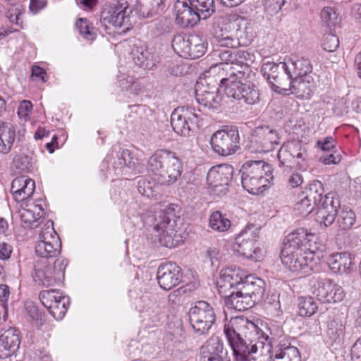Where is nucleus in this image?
<instances>
[{"instance_id": "69168bd1", "label": "nucleus", "mask_w": 361, "mask_h": 361, "mask_svg": "<svg viewBox=\"0 0 361 361\" xmlns=\"http://www.w3.org/2000/svg\"><path fill=\"white\" fill-rule=\"evenodd\" d=\"M11 252L12 249L11 245L5 243H2L0 244V259H8L11 256Z\"/></svg>"}, {"instance_id": "6e6552de", "label": "nucleus", "mask_w": 361, "mask_h": 361, "mask_svg": "<svg viewBox=\"0 0 361 361\" xmlns=\"http://www.w3.org/2000/svg\"><path fill=\"white\" fill-rule=\"evenodd\" d=\"M245 79L222 78L221 88L228 97L233 98L247 104H254L259 99V92L256 86L250 83H245Z\"/></svg>"}, {"instance_id": "f3484780", "label": "nucleus", "mask_w": 361, "mask_h": 361, "mask_svg": "<svg viewBox=\"0 0 361 361\" xmlns=\"http://www.w3.org/2000/svg\"><path fill=\"white\" fill-rule=\"evenodd\" d=\"M39 240L35 245V253L44 260L53 258L60 254V244L59 237L54 228L47 227L42 231L39 235Z\"/></svg>"}, {"instance_id": "f704fd0d", "label": "nucleus", "mask_w": 361, "mask_h": 361, "mask_svg": "<svg viewBox=\"0 0 361 361\" xmlns=\"http://www.w3.org/2000/svg\"><path fill=\"white\" fill-rule=\"evenodd\" d=\"M316 82L312 76H305L293 78L291 80V89L287 92L295 94L298 97L302 99L310 98Z\"/></svg>"}, {"instance_id": "e433bc0d", "label": "nucleus", "mask_w": 361, "mask_h": 361, "mask_svg": "<svg viewBox=\"0 0 361 361\" xmlns=\"http://www.w3.org/2000/svg\"><path fill=\"white\" fill-rule=\"evenodd\" d=\"M16 131L12 124L0 121V152L8 154L13 145Z\"/></svg>"}, {"instance_id": "ddd939ff", "label": "nucleus", "mask_w": 361, "mask_h": 361, "mask_svg": "<svg viewBox=\"0 0 361 361\" xmlns=\"http://www.w3.org/2000/svg\"><path fill=\"white\" fill-rule=\"evenodd\" d=\"M213 78L200 77L195 87L197 102L204 108L217 110L221 104V97L219 94L221 83L213 82Z\"/></svg>"}, {"instance_id": "a211bd4d", "label": "nucleus", "mask_w": 361, "mask_h": 361, "mask_svg": "<svg viewBox=\"0 0 361 361\" xmlns=\"http://www.w3.org/2000/svg\"><path fill=\"white\" fill-rule=\"evenodd\" d=\"M280 140L279 133L268 126L257 127L252 135V142L256 145V150L259 152L273 151L280 144Z\"/></svg>"}, {"instance_id": "774afa93", "label": "nucleus", "mask_w": 361, "mask_h": 361, "mask_svg": "<svg viewBox=\"0 0 361 361\" xmlns=\"http://www.w3.org/2000/svg\"><path fill=\"white\" fill-rule=\"evenodd\" d=\"M207 256L209 258L211 264L213 265L215 262H217L220 257L219 250L215 247H209L207 250Z\"/></svg>"}, {"instance_id": "3c124183", "label": "nucleus", "mask_w": 361, "mask_h": 361, "mask_svg": "<svg viewBox=\"0 0 361 361\" xmlns=\"http://www.w3.org/2000/svg\"><path fill=\"white\" fill-rule=\"evenodd\" d=\"M355 214L352 210H343L338 215L337 223L343 230L350 228L354 224Z\"/></svg>"}, {"instance_id": "473e14b6", "label": "nucleus", "mask_w": 361, "mask_h": 361, "mask_svg": "<svg viewBox=\"0 0 361 361\" xmlns=\"http://www.w3.org/2000/svg\"><path fill=\"white\" fill-rule=\"evenodd\" d=\"M241 288L244 294L247 295L255 303H257L264 295L265 282L259 278L246 276Z\"/></svg>"}, {"instance_id": "58836bf2", "label": "nucleus", "mask_w": 361, "mask_h": 361, "mask_svg": "<svg viewBox=\"0 0 361 361\" xmlns=\"http://www.w3.org/2000/svg\"><path fill=\"white\" fill-rule=\"evenodd\" d=\"M287 63L292 75V78L311 76L312 66L308 59L301 58L295 61L289 59Z\"/></svg>"}, {"instance_id": "09e8293b", "label": "nucleus", "mask_w": 361, "mask_h": 361, "mask_svg": "<svg viewBox=\"0 0 361 361\" xmlns=\"http://www.w3.org/2000/svg\"><path fill=\"white\" fill-rule=\"evenodd\" d=\"M299 200L295 204V210L300 215L307 216L310 214L316 207L305 195L301 193L298 197Z\"/></svg>"}, {"instance_id": "39448f33", "label": "nucleus", "mask_w": 361, "mask_h": 361, "mask_svg": "<svg viewBox=\"0 0 361 361\" xmlns=\"http://www.w3.org/2000/svg\"><path fill=\"white\" fill-rule=\"evenodd\" d=\"M318 236L308 233L304 228H299L288 234L281 250V259L283 264H290L295 256L303 254L307 250H319L321 243L317 242Z\"/></svg>"}, {"instance_id": "c9c22d12", "label": "nucleus", "mask_w": 361, "mask_h": 361, "mask_svg": "<svg viewBox=\"0 0 361 361\" xmlns=\"http://www.w3.org/2000/svg\"><path fill=\"white\" fill-rule=\"evenodd\" d=\"M329 269L336 274H348L352 269V262L350 255L346 252L331 254L327 259Z\"/></svg>"}, {"instance_id": "49530a36", "label": "nucleus", "mask_w": 361, "mask_h": 361, "mask_svg": "<svg viewBox=\"0 0 361 361\" xmlns=\"http://www.w3.org/2000/svg\"><path fill=\"white\" fill-rule=\"evenodd\" d=\"M273 357L272 361H299V352L295 347L279 348Z\"/></svg>"}, {"instance_id": "dca6fc26", "label": "nucleus", "mask_w": 361, "mask_h": 361, "mask_svg": "<svg viewBox=\"0 0 361 361\" xmlns=\"http://www.w3.org/2000/svg\"><path fill=\"white\" fill-rule=\"evenodd\" d=\"M39 298L49 314L56 320H61L65 316L69 298L63 295L56 289L42 290L39 294Z\"/></svg>"}, {"instance_id": "c756f323", "label": "nucleus", "mask_w": 361, "mask_h": 361, "mask_svg": "<svg viewBox=\"0 0 361 361\" xmlns=\"http://www.w3.org/2000/svg\"><path fill=\"white\" fill-rule=\"evenodd\" d=\"M131 54L134 63L144 69H152L157 62L154 54L142 42L134 45Z\"/></svg>"}, {"instance_id": "ea45409f", "label": "nucleus", "mask_w": 361, "mask_h": 361, "mask_svg": "<svg viewBox=\"0 0 361 361\" xmlns=\"http://www.w3.org/2000/svg\"><path fill=\"white\" fill-rule=\"evenodd\" d=\"M207 41L203 37L197 35H191L189 42L188 58L195 59L202 56L207 49Z\"/></svg>"}, {"instance_id": "9d476101", "label": "nucleus", "mask_w": 361, "mask_h": 361, "mask_svg": "<svg viewBox=\"0 0 361 361\" xmlns=\"http://www.w3.org/2000/svg\"><path fill=\"white\" fill-rule=\"evenodd\" d=\"M66 265L63 259H56L53 267L49 262L41 259L35 262L32 276L35 282L39 286H54L64 276Z\"/></svg>"}, {"instance_id": "a19ab883", "label": "nucleus", "mask_w": 361, "mask_h": 361, "mask_svg": "<svg viewBox=\"0 0 361 361\" xmlns=\"http://www.w3.org/2000/svg\"><path fill=\"white\" fill-rule=\"evenodd\" d=\"M188 2L201 19L208 18L216 11L214 0H188Z\"/></svg>"}, {"instance_id": "423d86ee", "label": "nucleus", "mask_w": 361, "mask_h": 361, "mask_svg": "<svg viewBox=\"0 0 361 361\" xmlns=\"http://www.w3.org/2000/svg\"><path fill=\"white\" fill-rule=\"evenodd\" d=\"M224 334L233 353L255 345L250 341L252 336L258 334V326L243 317H235L224 325Z\"/></svg>"}, {"instance_id": "7c9ffc66", "label": "nucleus", "mask_w": 361, "mask_h": 361, "mask_svg": "<svg viewBox=\"0 0 361 361\" xmlns=\"http://www.w3.org/2000/svg\"><path fill=\"white\" fill-rule=\"evenodd\" d=\"M242 288H237L236 291H232L229 295L224 294V302L228 308L237 311H245L255 305L254 301L247 295L244 294Z\"/></svg>"}, {"instance_id": "b1692460", "label": "nucleus", "mask_w": 361, "mask_h": 361, "mask_svg": "<svg viewBox=\"0 0 361 361\" xmlns=\"http://www.w3.org/2000/svg\"><path fill=\"white\" fill-rule=\"evenodd\" d=\"M157 279L162 289L171 290L181 281V269L173 262L161 264L157 269Z\"/></svg>"}, {"instance_id": "412c9836", "label": "nucleus", "mask_w": 361, "mask_h": 361, "mask_svg": "<svg viewBox=\"0 0 361 361\" xmlns=\"http://www.w3.org/2000/svg\"><path fill=\"white\" fill-rule=\"evenodd\" d=\"M233 168L229 164H221L212 167L207 176L208 185L214 191L226 194L233 178Z\"/></svg>"}, {"instance_id": "bf43d9fd", "label": "nucleus", "mask_w": 361, "mask_h": 361, "mask_svg": "<svg viewBox=\"0 0 361 361\" xmlns=\"http://www.w3.org/2000/svg\"><path fill=\"white\" fill-rule=\"evenodd\" d=\"M32 109V104L28 100H23L20 102L18 110V114L25 121L29 119V114Z\"/></svg>"}, {"instance_id": "c85d7f7f", "label": "nucleus", "mask_w": 361, "mask_h": 361, "mask_svg": "<svg viewBox=\"0 0 361 361\" xmlns=\"http://www.w3.org/2000/svg\"><path fill=\"white\" fill-rule=\"evenodd\" d=\"M20 343L19 332L10 328L0 336V357L13 355L18 350Z\"/></svg>"}, {"instance_id": "c03bdc74", "label": "nucleus", "mask_w": 361, "mask_h": 361, "mask_svg": "<svg viewBox=\"0 0 361 361\" xmlns=\"http://www.w3.org/2000/svg\"><path fill=\"white\" fill-rule=\"evenodd\" d=\"M231 221L221 212H214L209 217V226L215 231H225L231 226Z\"/></svg>"}, {"instance_id": "680f3d73", "label": "nucleus", "mask_w": 361, "mask_h": 361, "mask_svg": "<svg viewBox=\"0 0 361 361\" xmlns=\"http://www.w3.org/2000/svg\"><path fill=\"white\" fill-rule=\"evenodd\" d=\"M335 140L331 137H326L324 141H317V145L324 151V153L332 151L335 147Z\"/></svg>"}, {"instance_id": "13d9d810", "label": "nucleus", "mask_w": 361, "mask_h": 361, "mask_svg": "<svg viewBox=\"0 0 361 361\" xmlns=\"http://www.w3.org/2000/svg\"><path fill=\"white\" fill-rule=\"evenodd\" d=\"M319 159L324 164H336L341 161V156L332 150L324 152V154L320 157Z\"/></svg>"}, {"instance_id": "9b49d317", "label": "nucleus", "mask_w": 361, "mask_h": 361, "mask_svg": "<svg viewBox=\"0 0 361 361\" xmlns=\"http://www.w3.org/2000/svg\"><path fill=\"white\" fill-rule=\"evenodd\" d=\"M191 106H178L171 115V124L173 130L178 135L186 137L197 128L201 115Z\"/></svg>"}, {"instance_id": "0eeeda50", "label": "nucleus", "mask_w": 361, "mask_h": 361, "mask_svg": "<svg viewBox=\"0 0 361 361\" xmlns=\"http://www.w3.org/2000/svg\"><path fill=\"white\" fill-rule=\"evenodd\" d=\"M261 73L273 90L280 94H289L293 80L287 61L275 63L264 59Z\"/></svg>"}, {"instance_id": "5fc2aeb1", "label": "nucleus", "mask_w": 361, "mask_h": 361, "mask_svg": "<svg viewBox=\"0 0 361 361\" xmlns=\"http://www.w3.org/2000/svg\"><path fill=\"white\" fill-rule=\"evenodd\" d=\"M75 26L85 39H94L95 34L93 32V28L88 23L87 18H79L75 23Z\"/></svg>"}, {"instance_id": "bb28decb", "label": "nucleus", "mask_w": 361, "mask_h": 361, "mask_svg": "<svg viewBox=\"0 0 361 361\" xmlns=\"http://www.w3.org/2000/svg\"><path fill=\"white\" fill-rule=\"evenodd\" d=\"M173 8L177 23L183 27H193L201 20L188 0H176Z\"/></svg>"}, {"instance_id": "5701e85b", "label": "nucleus", "mask_w": 361, "mask_h": 361, "mask_svg": "<svg viewBox=\"0 0 361 361\" xmlns=\"http://www.w3.org/2000/svg\"><path fill=\"white\" fill-rule=\"evenodd\" d=\"M233 361H272L271 346L262 342L255 343L248 348L233 353Z\"/></svg>"}, {"instance_id": "4c0bfd02", "label": "nucleus", "mask_w": 361, "mask_h": 361, "mask_svg": "<svg viewBox=\"0 0 361 361\" xmlns=\"http://www.w3.org/2000/svg\"><path fill=\"white\" fill-rule=\"evenodd\" d=\"M164 0H137L136 11L142 18H150L164 8Z\"/></svg>"}, {"instance_id": "aec40b11", "label": "nucleus", "mask_w": 361, "mask_h": 361, "mask_svg": "<svg viewBox=\"0 0 361 361\" xmlns=\"http://www.w3.org/2000/svg\"><path fill=\"white\" fill-rule=\"evenodd\" d=\"M130 12L131 10H129L126 2H118V5L109 11L102 12L100 23L106 31L108 30V24L112 25L116 28L124 27L123 31L128 30Z\"/></svg>"}, {"instance_id": "6ab92c4d", "label": "nucleus", "mask_w": 361, "mask_h": 361, "mask_svg": "<svg viewBox=\"0 0 361 361\" xmlns=\"http://www.w3.org/2000/svg\"><path fill=\"white\" fill-rule=\"evenodd\" d=\"M256 242L255 230L253 227H248L242 231L235 238L233 249L240 255L257 261L259 258L258 255L259 250L255 246Z\"/></svg>"}, {"instance_id": "e2e57ef3", "label": "nucleus", "mask_w": 361, "mask_h": 361, "mask_svg": "<svg viewBox=\"0 0 361 361\" xmlns=\"http://www.w3.org/2000/svg\"><path fill=\"white\" fill-rule=\"evenodd\" d=\"M46 5V0H30V10L32 13L37 14L39 11L43 9Z\"/></svg>"}, {"instance_id": "393cba45", "label": "nucleus", "mask_w": 361, "mask_h": 361, "mask_svg": "<svg viewBox=\"0 0 361 361\" xmlns=\"http://www.w3.org/2000/svg\"><path fill=\"white\" fill-rule=\"evenodd\" d=\"M246 275L239 267H228L221 270L220 278L217 281V288L219 294H226L227 291L235 286L242 287Z\"/></svg>"}, {"instance_id": "79ce46f5", "label": "nucleus", "mask_w": 361, "mask_h": 361, "mask_svg": "<svg viewBox=\"0 0 361 361\" xmlns=\"http://www.w3.org/2000/svg\"><path fill=\"white\" fill-rule=\"evenodd\" d=\"M190 35H176L172 40L174 51L181 57L188 59L189 53V42Z\"/></svg>"}, {"instance_id": "cd10ccee", "label": "nucleus", "mask_w": 361, "mask_h": 361, "mask_svg": "<svg viewBox=\"0 0 361 361\" xmlns=\"http://www.w3.org/2000/svg\"><path fill=\"white\" fill-rule=\"evenodd\" d=\"M35 190V181L24 176L16 177L11 183V192L16 202H23L31 197Z\"/></svg>"}, {"instance_id": "7ed1b4c3", "label": "nucleus", "mask_w": 361, "mask_h": 361, "mask_svg": "<svg viewBox=\"0 0 361 361\" xmlns=\"http://www.w3.org/2000/svg\"><path fill=\"white\" fill-rule=\"evenodd\" d=\"M315 206H319L317 211L318 221L326 227L331 226L337 215L338 209L340 208V200L333 192L328 193L324 197V188L321 181L313 180L302 192Z\"/></svg>"}, {"instance_id": "2eb2a0df", "label": "nucleus", "mask_w": 361, "mask_h": 361, "mask_svg": "<svg viewBox=\"0 0 361 361\" xmlns=\"http://www.w3.org/2000/svg\"><path fill=\"white\" fill-rule=\"evenodd\" d=\"M229 59L228 63L221 67L228 75L225 78L246 79L249 77L251 70L248 63L253 61L252 54L245 50H234L232 51V58Z\"/></svg>"}, {"instance_id": "de8ad7c7", "label": "nucleus", "mask_w": 361, "mask_h": 361, "mask_svg": "<svg viewBox=\"0 0 361 361\" xmlns=\"http://www.w3.org/2000/svg\"><path fill=\"white\" fill-rule=\"evenodd\" d=\"M121 157L125 165L123 170L126 171V173H128V169L131 170V173L135 175L142 173L143 166L138 163L136 158L131 156L128 150H123Z\"/></svg>"}, {"instance_id": "603ef678", "label": "nucleus", "mask_w": 361, "mask_h": 361, "mask_svg": "<svg viewBox=\"0 0 361 361\" xmlns=\"http://www.w3.org/2000/svg\"><path fill=\"white\" fill-rule=\"evenodd\" d=\"M200 353H209L223 355L224 345L219 338H213L208 341L200 350Z\"/></svg>"}, {"instance_id": "338daca9", "label": "nucleus", "mask_w": 361, "mask_h": 361, "mask_svg": "<svg viewBox=\"0 0 361 361\" xmlns=\"http://www.w3.org/2000/svg\"><path fill=\"white\" fill-rule=\"evenodd\" d=\"M303 178L301 174L293 173L288 180V183L292 188H297L302 184Z\"/></svg>"}, {"instance_id": "6e6d98bb", "label": "nucleus", "mask_w": 361, "mask_h": 361, "mask_svg": "<svg viewBox=\"0 0 361 361\" xmlns=\"http://www.w3.org/2000/svg\"><path fill=\"white\" fill-rule=\"evenodd\" d=\"M344 332V326L334 320L328 323V335L334 341L338 340Z\"/></svg>"}, {"instance_id": "f257e3e1", "label": "nucleus", "mask_w": 361, "mask_h": 361, "mask_svg": "<svg viewBox=\"0 0 361 361\" xmlns=\"http://www.w3.org/2000/svg\"><path fill=\"white\" fill-rule=\"evenodd\" d=\"M149 170L161 185H171L176 183L182 173V164L175 152L159 149L148 159Z\"/></svg>"}, {"instance_id": "4d7b16f0", "label": "nucleus", "mask_w": 361, "mask_h": 361, "mask_svg": "<svg viewBox=\"0 0 361 361\" xmlns=\"http://www.w3.org/2000/svg\"><path fill=\"white\" fill-rule=\"evenodd\" d=\"M284 4L285 0H264V11L267 14L273 16L281 9Z\"/></svg>"}, {"instance_id": "052dcab7", "label": "nucleus", "mask_w": 361, "mask_h": 361, "mask_svg": "<svg viewBox=\"0 0 361 361\" xmlns=\"http://www.w3.org/2000/svg\"><path fill=\"white\" fill-rule=\"evenodd\" d=\"M137 190L144 196L149 197L153 195L152 184L145 179H140L138 181Z\"/></svg>"}, {"instance_id": "864d4df0", "label": "nucleus", "mask_w": 361, "mask_h": 361, "mask_svg": "<svg viewBox=\"0 0 361 361\" xmlns=\"http://www.w3.org/2000/svg\"><path fill=\"white\" fill-rule=\"evenodd\" d=\"M322 46L326 51L333 52L336 51L339 47V39L338 36L335 34H332L331 32L325 34L322 39Z\"/></svg>"}, {"instance_id": "1a4fd4ad", "label": "nucleus", "mask_w": 361, "mask_h": 361, "mask_svg": "<svg viewBox=\"0 0 361 361\" xmlns=\"http://www.w3.org/2000/svg\"><path fill=\"white\" fill-rule=\"evenodd\" d=\"M210 144L213 151L220 156L232 155L240 148L238 130L234 126H226L215 132L211 137Z\"/></svg>"}, {"instance_id": "a878e982", "label": "nucleus", "mask_w": 361, "mask_h": 361, "mask_svg": "<svg viewBox=\"0 0 361 361\" xmlns=\"http://www.w3.org/2000/svg\"><path fill=\"white\" fill-rule=\"evenodd\" d=\"M317 250H307L303 254L294 257L290 264H284L290 271L298 274H308L314 271L318 264L319 256L315 258Z\"/></svg>"}, {"instance_id": "f03ea898", "label": "nucleus", "mask_w": 361, "mask_h": 361, "mask_svg": "<svg viewBox=\"0 0 361 361\" xmlns=\"http://www.w3.org/2000/svg\"><path fill=\"white\" fill-rule=\"evenodd\" d=\"M222 28L215 30L214 38L216 44L222 47L235 49L240 46H247L253 37L247 20L240 16H233Z\"/></svg>"}, {"instance_id": "a18cd8bd", "label": "nucleus", "mask_w": 361, "mask_h": 361, "mask_svg": "<svg viewBox=\"0 0 361 361\" xmlns=\"http://www.w3.org/2000/svg\"><path fill=\"white\" fill-rule=\"evenodd\" d=\"M318 307L313 298L300 297L298 302L299 314L302 317H310L314 314Z\"/></svg>"}, {"instance_id": "0e129e2a", "label": "nucleus", "mask_w": 361, "mask_h": 361, "mask_svg": "<svg viewBox=\"0 0 361 361\" xmlns=\"http://www.w3.org/2000/svg\"><path fill=\"white\" fill-rule=\"evenodd\" d=\"M232 51L233 50L231 49L218 51V56L221 61L220 66H222L223 67L224 65L228 63V61H229L230 59L229 58H232Z\"/></svg>"}, {"instance_id": "37998d69", "label": "nucleus", "mask_w": 361, "mask_h": 361, "mask_svg": "<svg viewBox=\"0 0 361 361\" xmlns=\"http://www.w3.org/2000/svg\"><path fill=\"white\" fill-rule=\"evenodd\" d=\"M320 15L323 23L329 27L330 31L332 27H336L341 22L339 13L334 7L326 6L323 8Z\"/></svg>"}, {"instance_id": "2f4dec72", "label": "nucleus", "mask_w": 361, "mask_h": 361, "mask_svg": "<svg viewBox=\"0 0 361 361\" xmlns=\"http://www.w3.org/2000/svg\"><path fill=\"white\" fill-rule=\"evenodd\" d=\"M41 200H37V202ZM44 208L39 203L26 205L18 210V215L25 228H34L38 226V221L44 215Z\"/></svg>"}, {"instance_id": "4be33fe9", "label": "nucleus", "mask_w": 361, "mask_h": 361, "mask_svg": "<svg viewBox=\"0 0 361 361\" xmlns=\"http://www.w3.org/2000/svg\"><path fill=\"white\" fill-rule=\"evenodd\" d=\"M314 288V293L323 303L341 302L345 296L343 288L327 278L318 280Z\"/></svg>"}, {"instance_id": "4468645a", "label": "nucleus", "mask_w": 361, "mask_h": 361, "mask_svg": "<svg viewBox=\"0 0 361 361\" xmlns=\"http://www.w3.org/2000/svg\"><path fill=\"white\" fill-rule=\"evenodd\" d=\"M277 157L281 166L288 168L297 167L301 170L306 169L307 152L299 142H291L283 145Z\"/></svg>"}, {"instance_id": "f8f14e48", "label": "nucleus", "mask_w": 361, "mask_h": 361, "mask_svg": "<svg viewBox=\"0 0 361 361\" xmlns=\"http://www.w3.org/2000/svg\"><path fill=\"white\" fill-rule=\"evenodd\" d=\"M188 317L193 330L200 335L207 334L216 321L213 307L204 300L194 303L188 311Z\"/></svg>"}, {"instance_id": "72a5a7b5", "label": "nucleus", "mask_w": 361, "mask_h": 361, "mask_svg": "<svg viewBox=\"0 0 361 361\" xmlns=\"http://www.w3.org/2000/svg\"><path fill=\"white\" fill-rule=\"evenodd\" d=\"M174 217L173 209L170 208L161 211L156 216L157 224L154 225L153 229L159 233L160 241L162 240V238L166 239V237H169L170 231H173V224H171V221H174Z\"/></svg>"}, {"instance_id": "20e7f679", "label": "nucleus", "mask_w": 361, "mask_h": 361, "mask_svg": "<svg viewBox=\"0 0 361 361\" xmlns=\"http://www.w3.org/2000/svg\"><path fill=\"white\" fill-rule=\"evenodd\" d=\"M272 166L264 161H250L240 170L241 183L249 193L258 195L271 185L274 178Z\"/></svg>"}, {"instance_id": "8fccbe9b", "label": "nucleus", "mask_w": 361, "mask_h": 361, "mask_svg": "<svg viewBox=\"0 0 361 361\" xmlns=\"http://www.w3.org/2000/svg\"><path fill=\"white\" fill-rule=\"evenodd\" d=\"M32 164V157L23 154L16 156L13 160V166L20 172H29Z\"/></svg>"}]
</instances>
